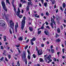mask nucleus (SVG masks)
Here are the masks:
<instances>
[{
    "label": "nucleus",
    "mask_w": 66,
    "mask_h": 66,
    "mask_svg": "<svg viewBox=\"0 0 66 66\" xmlns=\"http://www.w3.org/2000/svg\"><path fill=\"white\" fill-rule=\"evenodd\" d=\"M5 60L6 61H7V62H8L9 61V60H7V58H6V57H5Z\"/></svg>",
    "instance_id": "obj_37"
},
{
    "label": "nucleus",
    "mask_w": 66,
    "mask_h": 66,
    "mask_svg": "<svg viewBox=\"0 0 66 66\" xmlns=\"http://www.w3.org/2000/svg\"><path fill=\"white\" fill-rule=\"evenodd\" d=\"M14 2V0H12V4L13 5V3Z\"/></svg>",
    "instance_id": "obj_51"
},
{
    "label": "nucleus",
    "mask_w": 66,
    "mask_h": 66,
    "mask_svg": "<svg viewBox=\"0 0 66 66\" xmlns=\"http://www.w3.org/2000/svg\"><path fill=\"white\" fill-rule=\"evenodd\" d=\"M28 6H29L30 5V2L28 3Z\"/></svg>",
    "instance_id": "obj_58"
},
{
    "label": "nucleus",
    "mask_w": 66,
    "mask_h": 66,
    "mask_svg": "<svg viewBox=\"0 0 66 66\" xmlns=\"http://www.w3.org/2000/svg\"><path fill=\"white\" fill-rule=\"evenodd\" d=\"M18 27V23H16V25H15V30L16 33L17 32V28Z\"/></svg>",
    "instance_id": "obj_8"
},
{
    "label": "nucleus",
    "mask_w": 66,
    "mask_h": 66,
    "mask_svg": "<svg viewBox=\"0 0 66 66\" xmlns=\"http://www.w3.org/2000/svg\"><path fill=\"white\" fill-rule=\"evenodd\" d=\"M51 21L52 22H53V23H54V24H55V23L54 20V19H53V18H52V17L51 18Z\"/></svg>",
    "instance_id": "obj_10"
},
{
    "label": "nucleus",
    "mask_w": 66,
    "mask_h": 66,
    "mask_svg": "<svg viewBox=\"0 0 66 66\" xmlns=\"http://www.w3.org/2000/svg\"><path fill=\"white\" fill-rule=\"evenodd\" d=\"M6 51L5 50H4V52L3 53V55H5V56H6Z\"/></svg>",
    "instance_id": "obj_14"
},
{
    "label": "nucleus",
    "mask_w": 66,
    "mask_h": 66,
    "mask_svg": "<svg viewBox=\"0 0 66 66\" xmlns=\"http://www.w3.org/2000/svg\"><path fill=\"white\" fill-rule=\"evenodd\" d=\"M28 45H27L26 47H24V49H27V48H28Z\"/></svg>",
    "instance_id": "obj_31"
},
{
    "label": "nucleus",
    "mask_w": 66,
    "mask_h": 66,
    "mask_svg": "<svg viewBox=\"0 0 66 66\" xmlns=\"http://www.w3.org/2000/svg\"><path fill=\"white\" fill-rule=\"evenodd\" d=\"M41 1L42 2V3H44V0H41Z\"/></svg>",
    "instance_id": "obj_52"
},
{
    "label": "nucleus",
    "mask_w": 66,
    "mask_h": 66,
    "mask_svg": "<svg viewBox=\"0 0 66 66\" xmlns=\"http://www.w3.org/2000/svg\"><path fill=\"white\" fill-rule=\"evenodd\" d=\"M19 7H21V4H20L19 5Z\"/></svg>",
    "instance_id": "obj_61"
},
{
    "label": "nucleus",
    "mask_w": 66,
    "mask_h": 66,
    "mask_svg": "<svg viewBox=\"0 0 66 66\" xmlns=\"http://www.w3.org/2000/svg\"><path fill=\"white\" fill-rule=\"evenodd\" d=\"M27 57L29 60H30V59H31V57H30V56L29 54H28Z\"/></svg>",
    "instance_id": "obj_23"
},
{
    "label": "nucleus",
    "mask_w": 66,
    "mask_h": 66,
    "mask_svg": "<svg viewBox=\"0 0 66 66\" xmlns=\"http://www.w3.org/2000/svg\"><path fill=\"white\" fill-rule=\"evenodd\" d=\"M54 61H55L56 62V59H55V58H54Z\"/></svg>",
    "instance_id": "obj_53"
},
{
    "label": "nucleus",
    "mask_w": 66,
    "mask_h": 66,
    "mask_svg": "<svg viewBox=\"0 0 66 66\" xmlns=\"http://www.w3.org/2000/svg\"><path fill=\"white\" fill-rule=\"evenodd\" d=\"M36 40V38L35 37H34L33 38L31 39L30 40H31L32 41H35Z\"/></svg>",
    "instance_id": "obj_17"
},
{
    "label": "nucleus",
    "mask_w": 66,
    "mask_h": 66,
    "mask_svg": "<svg viewBox=\"0 0 66 66\" xmlns=\"http://www.w3.org/2000/svg\"><path fill=\"white\" fill-rule=\"evenodd\" d=\"M26 2H27L25 1H23V2H22V3H26Z\"/></svg>",
    "instance_id": "obj_55"
},
{
    "label": "nucleus",
    "mask_w": 66,
    "mask_h": 66,
    "mask_svg": "<svg viewBox=\"0 0 66 66\" xmlns=\"http://www.w3.org/2000/svg\"><path fill=\"white\" fill-rule=\"evenodd\" d=\"M64 13L65 14H66V9H65L64 10Z\"/></svg>",
    "instance_id": "obj_45"
},
{
    "label": "nucleus",
    "mask_w": 66,
    "mask_h": 66,
    "mask_svg": "<svg viewBox=\"0 0 66 66\" xmlns=\"http://www.w3.org/2000/svg\"><path fill=\"white\" fill-rule=\"evenodd\" d=\"M5 22L4 21L2 20L0 21V25L1 26H2L4 28L6 27H5Z\"/></svg>",
    "instance_id": "obj_4"
},
{
    "label": "nucleus",
    "mask_w": 66,
    "mask_h": 66,
    "mask_svg": "<svg viewBox=\"0 0 66 66\" xmlns=\"http://www.w3.org/2000/svg\"><path fill=\"white\" fill-rule=\"evenodd\" d=\"M18 39L19 40H22V37H20Z\"/></svg>",
    "instance_id": "obj_19"
},
{
    "label": "nucleus",
    "mask_w": 66,
    "mask_h": 66,
    "mask_svg": "<svg viewBox=\"0 0 66 66\" xmlns=\"http://www.w3.org/2000/svg\"><path fill=\"white\" fill-rule=\"evenodd\" d=\"M64 50H65V48H64L62 49V52L63 53H64Z\"/></svg>",
    "instance_id": "obj_42"
},
{
    "label": "nucleus",
    "mask_w": 66,
    "mask_h": 66,
    "mask_svg": "<svg viewBox=\"0 0 66 66\" xmlns=\"http://www.w3.org/2000/svg\"><path fill=\"white\" fill-rule=\"evenodd\" d=\"M15 46L16 47H20V45H18V46L16 45Z\"/></svg>",
    "instance_id": "obj_56"
},
{
    "label": "nucleus",
    "mask_w": 66,
    "mask_h": 66,
    "mask_svg": "<svg viewBox=\"0 0 66 66\" xmlns=\"http://www.w3.org/2000/svg\"><path fill=\"white\" fill-rule=\"evenodd\" d=\"M34 57V58L35 59V58H36V55L35 54H33L32 55Z\"/></svg>",
    "instance_id": "obj_29"
},
{
    "label": "nucleus",
    "mask_w": 66,
    "mask_h": 66,
    "mask_svg": "<svg viewBox=\"0 0 66 66\" xmlns=\"http://www.w3.org/2000/svg\"><path fill=\"white\" fill-rule=\"evenodd\" d=\"M61 29H62V30H63V26H62V25H61Z\"/></svg>",
    "instance_id": "obj_57"
},
{
    "label": "nucleus",
    "mask_w": 66,
    "mask_h": 66,
    "mask_svg": "<svg viewBox=\"0 0 66 66\" xmlns=\"http://www.w3.org/2000/svg\"><path fill=\"white\" fill-rule=\"evenodd\" d=\"M35 16L36 17H37V18H39V15L37 16V14H35Z\"/></svg>",
    "instance_id": "obj_22"
},
{
    "label": "nucleus",
    "mask_w": 66,
    "mask_h": 66,
    "mask_svg": "<svg viewBox=\"0 0 66 66\" xmlns=\"http://www.w3.org/2000/svg\"><path fill=\"white\" fill-rule=\"evenodd\" d=\"M51 55H49L46 58L47 59V60H50V59H51Z\"/></svg>",
    "instance_id": "obj_11"
},
{
    "label": "nucleus",
    "mask_w": 66,
    "mask_h": 66,
    "mask_svg": "<svg viewBox=\"0 0 66 66\" xmlns=\"http://www.w3.org/2000/svg\"><path fill=\"white\" fill-rule=\"evenodd\" d=\"M23 54L22 55V58L23 60V61L25 62L26 64H27V58H26V53L24 52H23Z\"/></svg>",
    "instance_id": "obj_3"
},
{
    "label": "nucleus",
    "mask_w": 66,
    "mask_h": 66,
    "mask_svg": "<svg viewBox=\"0 0 66 66\" xmlns=\"http://www.w3.org/2000/svg\"><path fill=\"white\" fill-rule=\"evenodd\" d=\"M43 54V51L42 49H40L39 51L38 52V55H40Z\"/></svg>",
    "instance_id": "obj_6"
},
{
    "label": "nucleus",
    "mask_w": 66,
    "mask_h": 66,
    "mask_svg": "<svg viewBox=\"0 0 66 66\" xmlns=\"http://www.w3.org/2000/svg\"><path fill=\"white\" fill-rule=\"evenodd\" d=\"M29 30L31 32H32L33 30V28H32V27H29Z\"/></svg>",
    "instance_id": "obj_15"
},
{
    "label": "nucleus",
    "mask_w": 66,
    "mask_h": 66,
    "mask_svg": "<svg viewBox=\"0 0 66 66\" xmlns=\"http://www.w3.org/2000/svg\"><path fill=\"white\" fill-rule=\"evenodd\" d=\"M56 43L60 42H61V39H58L56 40Z\"/></svg>",
    "instance_id": "obj_12"
},
{
    "label": "nucleus",
    "mask_w": 66,
    "mask_h": 66,
    "mask_svg": "<svg viewBox=\"0 0 66 66\" xmlns=\"http://www.w3.org/2000/svg\"><path fill=\"white\" fill-rule=\"evenodd\" d=\"M10 26L11 28L13 30V27H14V23L13 22V21L12 20H10Z\"/></svg>",
    "instance_id": "obj_5"
},
{
    "label": "nucleus",
    "mask_w": 66,
    "mask_h": 66,
    "mask_svg": "<svg viewBox=\"0 0 66 66\" xmlns=\"http://www.w3.org/2000/svg\"><path fill=\"white\" fill-rule=\"evenodd\" d=\"M18 11L16 13V15L17 16H19L20 14V9H19V8H18Z\"/></svg>",
    "instance_id": "obj_9"
},
{
    "label": "nucleus",
    "mask_w": 66,
    "mask_h": 66,
    "mask_svg": "<svg viewBox=\"0 0 66 66\" xmlns=\"http://www.w3.org/2000/svg\"><path fill=\"white\" fill-rule=\"evenodd\" d=\"M44 33L46 35H49V32L47 30H45L44 31Z\"/></svg>",
    "instance_id": "obj_7"
},
{
    "label": "nucleus",
    "mask_w": 66,
    "mask_h": 66,
    "mask_svg": "<svg viewBox=\"0 0 66 66\" xmlns=\"http://www.w3.org/2000/svg\"><path fill=\"white\" fill-rule=\"evenodd\" d=\"M4 59V57H2L0 59V61H2Z\"/></svg>",
    "instance_id": "obj_30"
},
{
    "label": "nucleus",
    "mask_w": 66,
    "mask_h": 66,
    "mask_svg": "<svg viewBox=\"0 0 66 66\" xmlns=\"http://www.w3.org/2000/svg\"><path fill=\"white\" fill-rule=\"evenodd\" d=\"M17 65H18V66H20V64H19V61H18Z\"/></svg>",
    "instance_id": "obj_32"
},
{
    "label": "nucleus",
    "mask_w": 66,
    "mask_h": 66,
    "mask_svg": "<svg viewBox=\"0 0 66 66\" xmlns=\"http://www.w3.org/2000/svg\"><path fill=\"white\" fill-rule=\"evenodd\" d=\"M8 57H9V59H11V55H9Z\"/></svg>",
    "instance_id": "obj_34"
},
{
    "label": "nucleus",
    "mask_w": 66,
    "mask_h": 66,
    "mask_svg": "<svg viewBox=\"0 0 66 66\" xmlns=\"http://www.w3.org/2000/svg\"><path fill=\"white\" fill-rule=\"evenodd\" d=\"M63 8H65L66 7V4L65 3H63Z\"/></svg>",
    "instance_id": "obj_16"
},
{
    "label": "nucleus",
    "mask_w": 66,
    "mask_h": 66,
    "mask_svg": "<svg viewBox=\"0 0 66 66\" xmlns=\"http://www.w3.org/2000/svg\"><path fill=\"white\" fill-rule=\"evenodd\" d=\"M41 32H42L41 31H39L38 32V34H40V33H41Z\"/></svg>",
    "instance_id": "obj_38"
},
{
    "label": "nucleus",
    "mask_w": 66,
    "mask_h": 66,
    "mask_svg": "<svg viewBox=\"0 0 66 66\" xmlns=\"http://www.w3.org/2000/svg\"><path fill=\"white\" fill-rule=\"evenodd\" d=\"M49 61H50V62H52V60L50 59L49 60Z\"/></svg>",
    "instance_id": "obj_60"
},
{
    "label": "nucleus",
    "mask_w": 66,
    "mask_h": 66,
    "mask_svg": "<svg viewBox=\"0 0 66 66\" xmlns=\"http://www.w3.org/2000/svg\"><path fill=\"white\" fill-rule=\"evenodd\" d=\"M26 10H27V12H28L29 11V6H27L26 7Z\"/></svg>",
    "instance_id": "obj_21"
},
{
    "label": "nucleus",
    "mask_w": 66,
    "mask_h": 66,
    "mask_svg": "<svg viewBox=\"0 0 66 66\" xmlns=\"http://www.w3.org/2000/svg\"><path fill=\"white\" fill-rule=\"evenodd\" d=\"M56 35H55V37H57L58 35L57 34H56Z\"/></svg>",
    "instance_id": "obj_64"
},
{
    "label": "nucleus",
    "mask_w": 66,
    "mask_h": 66,
    "mask_svg": "<svg viewBox=\"0 0 66 66\" xmlns=\"http://www.w3.org/2000/svg\"><path fill=\"white\" fill-rule=\"evenodd\" d=\"M39 61H40V62H43V59L42 58H40Z\"/></svg>",
    "instance_id": "obj_24"
},
{
    "label": "nucleus",
    "mask_w": 66,
    "mask_h": 66,
    "mask_svg": "<svg viewBox=\"0 0 66 66\" xmlns=\"http://www.w3.org/2000/svg\"><path fill=\"white\" fill-rule=\"evenodd\" d=\"M50 25H51V26H53V23H50Z\"/></svg>",
    "instance_id": "obj_47"
},
{
    "label": "nucleus",
    "mask_w": 66,
    "mask_h": 66,
    "mask_svg": "<svg viewBox=\"0 0 66 66\" xmlns=\"http://www.w3.org/2000/svg\"><path fill=\"white\" fill-rule=\"evenodd\" d=\"M5 19L7 21H8V20H9V18H8V17H5Z\"/></svg>",
    "instance_id": "obj_43"
},
{
    "label": "nucleus",
    "mask_w": 66,
    "mask_h": 66,
    "mask_svg": "<svg viewBox=\"0 0 66 66\" xmlns=\"http://www.w3.org/2000/svg\"><path fill=\"white\" fill-rule=\"evenodd\" d=\"M46 15H47V16H49V14L48 12H46Z\"/></svg>",
    "instance_id": "obj_36"
},
{
    "label": "nucleus",
    "mask_w": 66,
    "mask_h": 66,
    "mask_svg": "<svg viewBox=\"0 0 66 66\" xmlns=\"http://www.w3.org/2000/svg\"><path fill=\"white\" fill-rule=\"evenodd\" d=\"M51 51L52 52V53H54V50H53V49H52V48H51Z\"/></svg>",
    "instance_id": "obj_27"
},
{
    "label": "nucleus",
    "mask_w": 66,
    "mask_h": 66,
    "mask_svg": "<svg viewBox=\"0 0 66 66\" xmlns=\"http://www.w3.org/2000/svg\"><path fill=\"white\" fill-rule=\"evenodd\" d=\"M10 34H12V31H11V29H10Z\"/></svg>",
    "instance_id": "obj_44"
},
{
    "label": "nucleus",
    "mask_w": 66,
    "mask_h": 66,
    "mask_svg": "<svg viewBox=\"0 0 66 66\" xmlns=\"http://www.w3.org/2000/svg\"><path fill=\"white\" fill-rule=\"evenodd\" d=\"M44 5L45 7H47V3L46 2L45 3H44Z\"/></svg>",
    "instance_id": "obj_25"
},
{
    "label": "nucleus",
    "mask_w": 66,
    "mask_h": 66,
    "mask_svg": "<svg viewBox=\"0 0 66 66\" xmlns=\"http://www.w3.org/2000/svg\"><path fill=\"white\" fill-rule=\"evenodd\" d=\"M6 1L7 2V3H9V4H10V2H9V0H6Z\"/></svg>",
    "instance_id": "obj_40"
},
{
    "label": "nucleus",
    "mask_w": 66,
    "mask_h": 66,
    "mask_svg": "<svg viewBox=\"0 0 66 66\" xmlns=\"http://www.w3.org/2000/svg\"><path fill=\"white\" fill-rule=\"evenodd\" d=\"M55 2V1H54V0L52 2V4H54Z\"/></svg>",
    "instance_id": "obj_35"
},
{
    "label": "nucleus",
    "mask_w": 66,
    "mask_h": 66,
    "mask_svg": "<svg viewBox=\"0 0 66 66\" xmlns=\"http://www.w3.org/2000/svg\"><path fill=\"white\" fill-rule=\"evenodd\" d=\"M45 23L46 25H48V24H49V23H48V22H47V21L45 22Z\"/></svg>",
    "instance_id": "obj_50"
},
{
    "label": "nucleus",
    "mask_w": 66,
    "mask_h": 66,
    "mask_svg": "<svg viewBox=\"0 0 66 66\" xmlns=\"http://www.w3.org/2000/svg\"><path fill=\"white\" fill-rule=\"evenodd\" d=\"M18 16L19 18H21L22 17V16L19 15V16Z\"/></svg>",
    "instance_id": "obj_33"
},
{
    "label": "nucleus",
    "mask_w": 66,
    "mask_h": 66,
    "mask_svg": "<svg viewBox=\"0 0 66 66\" xmlns=\"http://www.w3.org/2000/svg\"><path fill=\"white\" fill-rule=\"evenodd\" d=\"M4 16H5V17H9V14H5V13H4Z\"/></svg>",
    "instance_id": "obj_13"
},
{
    "label": "nucleus",
    "mask_w": 66,
    "mask_h": 66,
    "mask_svg": "<svg viewBox=\"0 0 66 66\" xmlns=\"http://www.w3.org/2000/svg\"><path fill=\"white\" fill-rule=\"evenodd\" d=\"M29 39H28L27 41H26V43H28L29 42Z\"/></svg>",
    "instance_id": "obj_48"
},
{
    "label": "nucleus",
    "mask_w": 66,
    "mask_h": 66,
    "mask_svg": "<svg viewBox=\"0 0 66 66\" xmlns=\"http://www.w3.org/2000/svg\"><path fill=\"white\" fill-rule=\"evenodd\" d=\"M1 49H3V48H4V47H3V46H1Z\"/></svg>",
    "instance_id": "obj_46"
},
{
    "label": "nucleus",
    "mask_w": 66,
    "mask_h": 66,
    "mask_svg": "<svg viewBox=\"0 0 66 66\" xmlns=\"http://www.w3.org/2000/svg\"><path fill=\"white\" fill-rule=\"evenodd\" d=\"M30 42L31 45H34V43L32 42V40H30Z\"/></svg>",
    "instance_id": "obj_28"
},
{
    "label": "nucleus",
    "mask_w": 66,
    "mask_h": 66,
    "mask_svg": "<svg viewBox=\"0 0 66 66\" xmlns=\"http://www.w3.org/2000/svg\"><path fill=\"white\" fill-rule=\"evenodd\" d=\"M37 66H40V64H37Z\"/></svg>",
    "instance_id": "obj_63"
},
{
    "label": "nucleus",
    "mask_w": 66,
    "mask_h": 66,
    "mask_svg": "<svg viewBox=\"0 0 66 66\" xmlns=\"http://www.w3.org/2000/svg\"><path fill=\"white\" fill-rule=\"evenodd\" d=\"M60 9L62 11H63V9L62 8V7H60Z\"/></svg>",
    "instance_id": "obj_41"
},
{
    "label": "nucleus",
    "mask_w": 66,
    "mask_h": 66,
    "mask_svg": "<svg viewBox=\"0 0 66 66\" xmlns=\"http://www.w3.org/2000/svg\"><path fill=\"white\" fill-rule=\"evenodd\" d=\"M46 28L47 29H50V27H49V26H47L46 27Z\"/></svg>",
    "instance_id": "obj_39"
},
{
    "label": "nucleus",
    "mask_w": 66,
    "mask_h": 66,
    "mask_svg": "<svg viewBox=\"0 0 66 66\" xmlns=\"http://www.w3.org/2000/svg\"><path fill=\"white\" fill-rule=\"evenodd\" d=\"M56 17H57V20H59V19H60V17H59V16L57 15V16Z\"/></svg>",
    "instance_id": "obj_26"
},
{
    "label": "nucleus",
    "mask_w": 66,
    "mask_h": 66,
    "mask_svg": "<svg viewBox=\"0 0 66 66\" xmlns=\"http://www.w3.org/2000/svg\"><path fill=\"white\" fill-rule=\"evenodd\" d=\"M53 45H52L51 46V49H52V48H53Z\"/></svg>",
    "instance_id": "obj_62"
},
{
    "label": "nucleus",
    "mask_w": 66,
    "mask_h": 66,
    "mask_svg": "<svg viewBox=\"0 0 66 66\" xmlns=\"http://www.w3.org/2000/svg\"><path fill=\"white\" fill-rule=\"evenodd\" d=\"M23 19L24 20H22V26H21V29L22 30H23L24 28V25H25L26 20V17L25 16L24 17Z\"/></svg>",
    "instance_id": "obj_1"
},
{
    "label": "nucleus",
    "mask_w": 66,
    "mask_h": 66,
    "mask_svg": "<svg viewBox=\"0 0 66 66\" xmlns=\"http://www.w3.org/2000/svg\"><path fill=\"white\" fill-rule=\"evenodd\" d=\"M4 41H5L6 40V36H4Z\"/></svg>",
    "instance_id": "obj_18"
},
{
    "label": "nucleus",
    "mask_w": 66,
    "mask_h": 66,
    "mask_svg": "<svg viewBox=\"0 0 66 66\" xmlns=\"http://www.w3.org/2000/svg\"><path fill=\"white\" fill-rule=\"evenodd\" d=\"M41 29H42V30H43V29H44V27L43 26H42V27H41Z\"/></svg>",
    "instance_id": "obj_54"
},
{
    "label": "nucleus",
    "mask_w": 66,
    "mask_h": 66,
    "mask_svg": "<svg viewBox=\"0 0 66 66\" xmlns=\"http://www.w3.org/2000/svg\"><path fill=\"white\" fill-rule=\"evenodd\" d=\"M1 4L4 10L6 12H7V10L6 7V6H5V4L4 2L3 1H2L1 2Z\"/></svg>",
    "instance_id": "obj_2"
},
{
    "label": "nucleus",
    "mask_w": 66,
    "mask_h": 66,
    "mask_svg": "<svg viewBox=\"0 0 66 66\" xmlns=\"http://www.w3.org/2000/svg\"><path fill=\"white\" fill-rule=\"evenodd\" d=\"M44 45H44V44H42L41 46H42V47H44Z\"/></svg>",
    "instance_id": "obj_49"
},
{
    "label": "nucleus",
    "mask_w": 66,
    "mask_h": 66,
    "mask_svg": "<svg viewBox=\"0 0 66 66\" xmlns=\"http://www.w3.org/2000/svg\"><path fill=\"white\" fill-rule=\"evenodd\" d=\"M57 32L58 33H60V28H58L57 29Z\"/></svg>",
    "instance_id": "obj_20"
},
{
    "label": "nucleus",
    "mask_w": 66,
    "mask_h": 66,
    "mask_svg": "<svg viewBox=\"0 0 66 66\" xmlns=\"http://www.w3.org/2000/svg\"><path fill=\"white\" fill-rule=\"evenodd\" d=\"M30 5H32V2H31L30 3Z\"/></svg>",
    "instance_id": "obj_59"
}]
</instances>
